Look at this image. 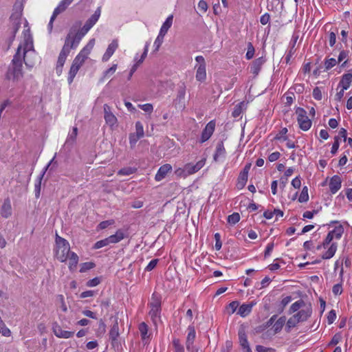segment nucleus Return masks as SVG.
Here are the masks:
<instances>
[{
	"label": "nucleus",
	"instance_id": "nucleus-1",
	"mask_svg": "<svg viewBox=\"0 0 352 352\" xmlns=\"http://www.w3.org/2000/svg\"><path fill=\"white\" fill-rule=\"evenodd\" d=\"M286 322L285 330L290 331L298 323L307 320L312 314V306L311 303H307L302 300H299L293 303L289 308V313H295Z\"/></svg>",
	"mask_w": 352,
	"mask_h": 352
},
{
	"label": "nucleus",
	"instance_id": "nucleus-30",
	"mask_svg": "<svg viewBox=\"0 0 352 352\" xmlns=\"http://www.w3.org/2000/svg\"><path fill=\"white\" fill-rule=\"evenodd\" d=\"M337 250V244L333 243L328 250L322 255V259H329L332 258Z\"/></svg>",
	"mask_w": 352,
	"mask_h": 352
},
{
	"label": "nucleus",
	"instance_id": "nucleus-45",
	"mask_svg": "<svg viewBox=\"0 0 352 352\" xmlns=\"http://www.w3.org/2000/svg\"><path fill=\"white\" fill-rule=\"evenodd\" d=\"M240 220V215L239 213H233L232 214H230L228 217V221L230 223L235 224L237 222H239Z\"/></svg>",
	"mask_w": 352,
	"mask_h": 352
},
{
	"label": "nucleus",
	"instance_id": "nucleus-56",
	"mask_svg": "<svg viewBox=\"0 0 352 352\" xmlns=\"http://www.w3.org/2000/svg\"><path fill=\"white\" fill-rule=\"evenodd\" d=\"M336 318V311L334 310H331L329 312V314L327 316L328 322L329 324H332L335 321Z\"/></svg>",
	"mask_w": 352,
	"mask_h": 352
},
{
	"label": "nucleus",
	"instance_id": "nucleus-42",
	"mask_svg": "<svg viewBox=\"0 0 352 352\" xmlns=\"http://www.w3.org/2000/svg\"><path fill=\"white\" fill-rule=\"evenodd\" d=\"M109 245H110V242L109 241V238L107 237L102 240L97 241L94 244V248L99 249V248H103L104 246H107Z\"/></svg>",
	"mask_w": 352,
	"mask_h": 352
},
{
	"label": "nucleus",
	"instance_id": "nucleus-31",
	"mask_svg": "<svg viewBox=\"0 0 352 352\" xmlns=\"http://www.w3.org/2000/svg\"><path fill=\"white\" fill-rule=\"evenodd\" d=\"M248 177V176L246 175V171L241 172L236 184V186L239 189H242L245 186Z\"/></svg>",
	"mask_w": 352,
	"mask_h": 352
},
{
	"label": "nucleus",
	"instance_id": "nucleus-58",
	"mask_svg": "<svg viewBox=\"0 0 352 352\" xmlns=\"http://www.w3.org/2000/svg\"><path fill=\"white\" fill-rule=\"evenodd\" d=\"M332 292L335 295L341 294L342 292V288L341 285L336 284L333 287Z\"/></svg>",
	"mask_w": 352,
	"mask_h": 352
},
{
	"label": "nucleus",
	"instance_id": "nucleus-4",
	"mask_svg": "<svg viewBox=\"0 0 352 352\" xmlns=\"http://www.w3.org/2000/svg\"><path fill=\"white\" fill-rule=\"evenodd\" d=\"M6 77L8 80L14 82H18L23 77L22 61L19 52L16 53L12 60V63L8 67Z\"/></svg>",
	"mask_w": 352,
	"mask_h": 352
},
{
	"label": "nucleus",
	"instance_id": "nucleus-16",
	"mask_svg": "<svg viewBox=\"0 0 352 352\" xmlns=\"http://www.w3.org/2000/svg\"><path fill=\"white\" fill-rule=\"evenodd\" d=\"M265 62V59L263 57H260L254 60L250 66V72L255 76H257Z\"/></svg>",
	"mask_w": 352,
	"mask_h": 352
},
{
	"label": "nucleus",
	"instance_id": "nucleus-59",
	"mask_svg": "<svg viewBox=\"0 0 352 352\" xmlns=\"http://www.w3.org/2000/svg\"><path fill=\"white\" fill-rule=\"evenodd\" d=\"M214 238H215V240H216V243H215V249L217 250H219L221 248V242L220 241V234L219 233H216L214 234Z\"/></svg>",
	"mask_w": 352,
	"mask_h": 352
},
{
	"label": "nucleus",
	"instance_id": "nucleus-6",
	"mask_svg": "<svg viewBox=\"0 0 352 352\" xmlns=\"http://www.w3.org/2000/svg\"><path fill=\"white\" fill-rule=\"evenodd\" d=\"M69 38L70 37L65 38V44L58 58L56 70L58 75L62 73L63 67L65 63L67 56L70 52V50L76 47L74 45V41H71Z\"/></svg>",
	"mask_w": 352,
	"mask_h": 352
},
{
	"label": "nucleus",
	"instance_id": "nucleus-43",
	"mask_svg": "<svg viewBox=\"0 0 352 352\" xmlns=\"http://www.w3.org/2000/svg\"><path fill=\"white\" fill-rule=\"evenodd\" d=\"M135 133L137 134L138 135H140L142 138L144 137V127H143L142 124L140 121H138L135 123Z\"/></svg>",
	"mask_w": 352,
	"mask_h": 352
},
{
	"label": "nucleus",
	"instance_id": "nucleus-14",
	"mask_svg": "<svg viewBox=\"0 0 352 352\" xmlns=\"http://www.w3.org/2000/svg\"><path fill=\"white\" fill-rule=\"evenodd\" d=\"M118 47V39H113L112 42L109 45L105 53L103 54L102 60L107 62L113 54L116 49Z\"/></svg>",
	"mask_w": 352,
	"mask_h": 352
},
{
	"label": "nucleus",
	"instance_id": "nucleus-22",
	"mask_svg": "<svg viewBox=\"0 0 352 352\" xmlns=\"http://www.w3.org/2000/svg\"><path fill=\"white\" fill-rule=\"evenodd\" d=\"M196 80L199 82H204L206 79V65H196Z\"/></svg>",
	"mask_w": 352,
	"mask_h": 352
},
{
	"label": "nucleus",
	"instance_id": "nucleus-57",
	"mask_svg": "<svg viewBox=\"0 0 352 352\" xmlns=\"http://www.w3.org/2000/svg\"><path fill=\"white\" fill-rule=\"evenodd\" d=\"M100 283V278L96 277V278L89 280L87 283V285L88 287H95V286L98 285Z\"/></svg>",
	"mask_w": 352,
	"mask_h": 352
},
{
	"label": "nucleus",
	"instance_id": "nucleus-32",
	"mask_svg": "<svg viewBox=\"0 0 352 352\" xmlns=\"http://www.w3.org/2000/svg\"><path fill=\"white\" fill-rule=\"evenodd\" d=\"M286 318L284 316L279 318L273 326L275 333L279 332L285 324Z\"/></svg>",
	"mask_w": 352,
	"mask_h": 352
},
{
	"label": "nucleus",
	"instance_id": "nucleus-37",
	"mask_svg": "<svg viewBox=\"0 0 352 352\" xmlns=\"http://www.w3.org/2000/svg\"><path fill=\"white\" fill-rule=\"evenodd\" d=\"M287 133V128H283L278 134L275 136V140H278L280 141H286L287 140V137L286 135Z\"/></svg>",
	"mask_w": 352,
	"mask_h": 352
},
{
	"label": "nucleus",
	"instance_id": "nucleus-34",
	"mask_svg": "<svg viewBox=\"0 0 352 352\" xmlns=\"http://www.w3.org/2000/svg\"><path fill=\"white\" fill-rule=\"evenodd\" d=\"M119 336V327L118 322H116L111 327L109 332V338L112 341H115Z\"/></svg>",
	"mask_w": 352,
	"mask_h": 352
},
{
	"label": "nucleus",
	"instance_id": "nucleus-60",
	"mask_svg": "<svg viewBox=\"0 0 352 352\" xmlns=\"http://www.w3.org/2000/svg\"><path fill=\"white\" fill-rule=\"evenodd\" d=\"M157 259H153L151 261L150 263L146 267V270L151 271L153 269H154L157 263Z\"/></svg>",
	"mask_w": 352,
	"mask_h": 352
},
{
	"label": "nucleus",
	"instance_id": "nucleus-3",
	"mask_svg": "<svg viewBox=\"0 0 352 352\" xmlns=\"http://www.w3.org/2000/svg\"><path fill=\"white\" fill-rule=\"evenodd\" d=\"M95 45V39H91L88 43L81 50L79 54L75 57L70 67L68 76V82L71 84L78 70L88 58Z\"/></svg>",
	"mask_w": 352,
	"mask_h": 352
},
{
	"label": "nucleus",
	"instance_id": "nucleus-25",
	"mask_svg": "<svg viewBox=\"0 0 352 352\" xmlns=\"http://www.w3.org/2000/svg\"><path fill=\"white\" fill-rule=\"evenodd\" d=\"M226 154V148L223 145V142H219L217 143L216 146L215 153L214 154L213 158L215 162L218 161L219 157L224 156Z\"/></svg>",
	"mask_w": 352,
	"mask_h": 352
},
{
	"label": "nucleus",
	"instance_id": "nucleus-52",
	"mask_svg": "<svg viewBox=\"0 0 352 352\" xmlns=\"http://www.w3.org/2000/svg\"><path fill=\"white\" fill-rule=\"evenodd\" d=\"M100 15V8H98L94 14L89 19V21H91L94 24L98 21L99 17Z\"/></svg>",
	"mask_w": 352,
	"mask_h": 352
},
{
	"label": "nucleus",
	"instance_id": "nucleus-29",
	"mask_svg": "<svg viewBox=\"0 0 352 352\" xmlns=\"http://www.w3.org/2000/svg\"><path fill=\"white\" fill-rule=\"evenodd\" d=\"M188 336L186 338V345L189 346V344H194L196 333H195V328L192 326L188 327Z\"/></svg>",
	"mask_w": 352,
	"mask_h": 352
},
{
	"label": "nucleus",
	"instance_id": "nucleus-33",
	"mask_svg": "<svg viewBox=\"0 0 352 352\" xmlns=\"http://www.w3.org/2000/svg\"><path fill=\"white\" fill-rule=\"evenodd\" d=\"M148 327L145 322H141L140 324L139 331H140L142 339L144 340L148 338V337H149L148 335Z\"/></svg>",
	"mask_w": 352,
	"mask_h": 352
},
{
	"label": "nucleus",
	"instance_id": "nucleus-12",
	"mask_svg": "<svg viewBox=\"0 0 352 352\" xmlns=\"http://www.w3.org/2000/svg\"><path fill=\"white\" fill-rule=\"evenodd\" d=\"M52 331L54 335L59 338H69L74 334V331L63 330L61 327L57 322H54L53 324Z\"/></svg>",
	"mask_w": 352,
	"mask_h": 352
},
{
	"label": "nucleus",
	"instance_id": "nucleus-53",
	"mask_svg": "<svg viewBox=\"0 0 352 352\" xmlns=\"http://www.w3.org/2000/svg\"><path fill=\"white\" fill-rule=\"evenodd\" d=\"M339 138L335 137V141L332 145L331 153L333 155L336 154L339 148Z\"/></svg>",
	"mask_w": 352,
	"mask_h": 352
},
{
	"label": "nucleus",
	"instance_id": "nucleus-61",
	"mask_svg": "<svg viewBox=\"0 0 352 352\" xmlns=\"http://www.w3.org/2000/svg\"><path fill=\"white\" fill-rule=\"evenodd\" d=\"M280 155L279 152H274L269 155L268 160L272 162H275L280 157Z\"/></svg>",
	"mask_w": 352,
	"mask_h": 352
},
{
	"label": "nucleus",
	"instance_id": "nucleus-21",
	"mask_svg": "<svg viewBox=\"0 0 352 352\" xmlns=\"http://www.w3.org/2000/svg\"><path fill=\"white\" fill-rule=\"evenodd\" d=\"M255 305L254 302H252L249 304L241 305L237 311V314L241 317H245L249 315L252 309L253 306Z\"/></svg>",
	"mask_w": 352,
	"mask_h": 352
},
{
	"label": "nucleus",
	"instance_id": "nucleus-10",
	"mask_svg": "<svg viewBox=\"0 0 352 352\" xmlns=\"http://www.w3.org/2000/svg\"><path fill=\"white\" fill-rule=\"evenodd\" d=\"M104 110V118L105 122L111 128L117 126L118 119L116 116L113 113L111 108L107 104H104L103 106Z\"/></svg>",
	"mask_w": 352,
	"mask_h": 352
},
{
	"label": "nucleus",
	"instance_id": "nucleus-18",
	"mask_svg": "<svg viewBox=\"0 0 352 352\" xmlns=\"http://www.w3.org/2000/svg\"><path fill=\"white\" fill-rule=\"evenodd\" d=\"M1 214L3 217L7 219L12 215V206L10 200L6 199L3 203L1 210Z\"/></svg>",
	"mask_w": 352,
	"mask_h": 352
},
{
	"label": "nucleus",
	"instance_id": "nucleus-8",
	"mask_svg": "<svg viewBox=\"0 0 352 352\" xmlns=\"http://www.w3.org/2000/svg\"><path fill=\"white\" fill-rule=\"evenodd\" d=\"M296 113L300 128L303 131L309 130L311 126V121L308 118L306 111L302 108L298 107L296 110Z\"/></svg>",
	"mask_w": 352,
	"mask_h": 352
},
{
	"label": "nucleus",
	"instance_id": "nucleus-48",
	"mask_svg": "<svg viewBox=\"0 0 352 352\" xmlns=\"http://www.w3.org/2000/svg\"><path fill=\"white\" fill-rule=\"evenodd\" d=\"M175 352H184V348L183 345L181 344L179 340L175 339L173 342Z\"/></svg>",
	"mask_w": 352,
	"mask_h": 352
},
{
	"label": "nucleus",
	"instance_id": "nucleus-23",
	"mask_svg": "<svg viewBox=\"0 0 352 352\" xmlns=\"http://www.w3.org/2000/svg\"><path fill=\"white\" fill-rule=\"evenodd\" d=\"M74 0H62L58 6L54 9L53 14L58 16L63 12Z\"/></svg>",
	"mask_w": 352,
	"mask_h": 352
},
{
	"label": "nucleus",
	"instance_id": "nucleus-20",
	"mask_svg": "<svg viewBox=\"0 0 352 352\" xmlns=\"http://www.w3.org/2000/svg\"><path fill=\"white\" fill-rule=\"evenodd\" d=\"M239 338L243 352H251V349L248 342L247 336L243 331H239Z\"/></svg>",
	"mask_w": 352,
	"mask_h": 352
},
{
	"label": "nucleus",
	"instance_id": "nucleus-11",
	"mask_svg": "<svg viewBox=\"0 0 352 352\" xmlns=\"http://www.w3.org/2000/svg\"><path fill=\"white\" fill-rule=\"evenodd\" d=\"M206 158H203L196 164L187 163L184 166L188 176L195 174L202 168L206 164Z\"/></svg>",
	"mask_w": 352,
	"mask_h": 352
},
{
	"label": "nucleus",
	"instance_id": "nucleus-62",
	"mask_svg": "<svg viewBox=\"0 0 352 352\" xmlns=\"http://www.w3.org/2000/svg\"><path fill=\"white\" fill-rule=\"evenodd\" d=\"M256 350L257 352H273L274 350L271 348H267L263 346H256Z\"/></svg>",
	"mask_w": 352,
	"mask_h": 352
},
{
	"label": "nucleus",
	"instance_id": "nucleus-35",
	"mask_svg": "<svg viewBox=\"0 0 352 352\" xmlns=\"http://www.w3.org/2000/svg\"><path fill=\"white\" fill-rule=\"evenodd\" d=\"M117 67H118V65L117 64H113L110 68H109L108 69H107L106 71H104L103 72L102 77L100 78V80L101 82H102V81H104V80L106 78H109L111 75H113L116 72V71L117 69Z\"/></svg>",
	"mask_w": 352,
	"mask_h": 352
},
{
	"label": "nucleus",
	"instance_id": "nucleus-15",
	"mask_svg": "<svg viewBox=\"0 0 352 352\" xmlns=\"http://www.w3.org/2000/svg\"><path fill=\"white\" fill-rule=\"evenodd\" d=\"M172 170V166L169 164H166L160 167L157 173L155 175V179L156 181L160 182L164 179L167 174Z\"/></svg>",
	"mask_w": 352,
	"mask_h": 352
},
{
	"label": "nucleus",
	"instance_id": "nucleus-27",
	"mask_svg": "<svg viewBox=\"0 0 352 352\" xmlns=\"http://www.w3.org/2000/svg\"><path fill=\"white\" fill-rule=\"evenodd\" d=\"M109 241L111 243H117L124 238V233L122 230H118L115 234L109 237Z\"/></svg>",
	"mask_w": 352,
	"mask_h": 352
},
{
	"label": "nucleus",
	"instance_id": "nucleus-47",
	"mask_svg": "<svg viewBox=\"0 0 352 352\" xmlns=\"http://www.w3.org/2000/svg\"><path fill=\"white\" fill-rule=\"evenodd\" d=\"M254 46L252 45V44L251 43H248V51H247V53H246V58L248 60H250L251 58H253L254 56Z\"/></svg>",
	"mask_w": 352,
	"mask_h": 352
},
{
	"label": "nucleus",
	"instance_id": "nucleus-5",
	"mask_svg": "<svg viewBox=\"0 0 352 352\" xmlns=\"http://www.w3.org/2000/svg\"><path fill=\"white\" fill-rule=\"evenodd\" d=\"M55 242V256L58 261L64 263L67 260L68 256L71 253L69 243L66 239L59 236L57 234H56Z\"/></svg>",
	"mask_w": 352,
	"mask_h": 352
},
{
	"label": "nucleus",
	"instance_id": "nucleus-26",
	"mask_svg": "<svg viewBox=\"0 0 352 352\" xmlns=\"http://www.w3.org/2000/svg\"><path fill=\"white\" fill-rule=\"evenodd\" d=\"M69 259V268L71 271H74L76 269L77 264L78 263V256L74 252H71L68 256Z\"/></svg>",
	"mask_w": 352,
	"mask_h": 352
},
{
	"label": "nucleus",
	"instance_id": "nucleus-50",
	"mask_svg": "<svg viewBox=\"0 0 352 352\" xmlns=\"http://www.w3.org/2000/svg\"><path fill=\"white\" fill-rule=\"evenodd\" d=\"M94 267V264L91 262H87L82 264L81 268L80 270V272H84L87 270L92 269Z\"/></svg>",
	"mask_w": 352,
	"mask_h": 352
},
{
	"label": "nucleus",
	"instance_id": "nucleus-9",
	"mask_svg": "<svg viewBox=\"0 0 352 352\" xmlns=\"http://www.w3.org/2000/svg\"><path fill=\"white\" fill-rule=\"evenodd\" d=\"M151 310L149 311V315L153 320L154 323H156L157 321L160 319V313L161 309V302L159 298H155L154 296L152 298V302L150 304Z\"/></svg>",
	"mask_w": 352,
	"mask_h": 352
},
{
	"label": "nucleus",
	"instance_id": "nucleus-17",
	"mask_svg": "<svg viewBox=\"0 0 352 352\" xmlns=\"http://www.w3.org/2000/svg\"><path fill=\"white\" fill-rule=\"evenodd\" d=\"M352 82V69H350L347 74L342 76L341 80L339 82V87L343 89H347L351 86Z\"/></svg>",
	"mask_w": 352,
	"mask_h": 352
},
{
	"label": "nucleus",
	"instance_id": "nucleus-64",
	"mask_svg": "<svg viewBox=\"0 0 352 352\" xmlns=\"http://www.w3.org/2000/svg\"><path fill=\"white\" fill-rule=\"evenodd\" d=\"M238 306L239 302L237 301H232L229 304L228 307L231 309V314H233L236 311Z\"/></svg>",
	"mask_w": 352,
	"mask_h": 352
},
{
	"label": "nucleus",
	"instance_id": "nucleus-55",
	"mask_svg": "<svg viewBox=\"0 0 352 352\" xmlns=\"http://www.w3.org/2000/svg\"><path fill=\"white\" fill-rule=\"evenodd\" d=\"M313 97L318 100H320L322 99V92L319 87H316L314 89Z\"/></svg>",
	"mask_w": 352,
	"mask_h": 352
},
{
	"label": "nucleus",
	"instance_id": "nucleus-49",
	"mask_svg": "<svg viewBox=\"0 0 352 352\" xmlns=\"http://www.w3.org/2000/svg\"><path fill=\"white\" fill-rule=\"evenodd\" d=\"M164 37L163 36L158 34L157 37L156 38L155 42H154V47H155V52H157L162 45L163 41H164Z\"/></svg>",
	"mask_w": 352,
	"mask_h": 352
},
{
	"label": "nucleus",
	"instance_id": "nucleus-28",
	"mask_svg": "<svg viewBox=\"0 0 352 352\" xmlns=\"http://www.w3.org/2000/svg\"><path fill=\"white\" fill-rule=\"evenodd\" d=\"M78 128L76 126H74L72 128V132H70L67 138L65 141V144L73 145L76 140V137L78 135Z\"/></svg>",
	"mask_w": 352,
	"mask_h": 352
},
{
	"label": "nucleus",
	"instance_id": "nucleus-2",
	"mask_svg": "<svg viewBox=\"0 0 352 352\" xmlns=\"http://www.w3.org/2000/svg\"><path fill=\"white\" fill-rule=\"evenodd\" d=\"M19 52L21 60L28 67H32L36 63L37 56L34 50L33 41L29 34H24L23 41L18 46L16 53Z\"/></svg>",
	"mask_w": 352,
	"mask_h": 352
},
{
	"label": "nucleus",
	"instance_id": "nucleus-39",
	"mask_svg": "<svg viewBox=\"0 0 352 352\" xmlns=\"http://www.w3.org/2000/svg\"><path fill=\"white\" fill-rule=\"evenodd\" d=\"M336 230H333L328 233L327 236H326L325 239L322 243V247L324 248H326L327 245L332 241L334 237V234H336Z\"/></svg>",
	"mask_w": 352,
	"mask_h": 352
},
{
	"label": "nucleus",
	"instance_id": "nucleus-36",
	"mask_svg": "<svg viewBox=\"0 0 352 352\" xmlns=\"http://www.w3.org/2000/svg\"><path fill=\"white\" fill-rule=\"evenodd\" d=\"M138 107L140 108L142 110H143L145 113H148L149 116L153 113V104L150 103L146 104H139Z\"/></svg>",
	"mask_w": 352,
	"mask_h": 352
},
{
	"label": "nucleus",
	"instance_id": "nucleus-38",
	"mask_svg": "<svg viewBox=\"0 0 352 352\" xmlns=\"http://www.w3.org/2000/svg\"><path fill=\"white\" fill-rule=\"evenodd\" d=\"M308 199H309L308 189H307V187L305 186L301 191V193L298 198V201H299V202L302 203V202L307 201Z\"/></svg>",
	"mask_w": 352,
	"mask_h": 352
},
{
	"label": "nucleus",
	"instance_id": "nucleus-54",
	"mask_svg": "<svg viewBox=\"0 0 352 352\" xmlns=\"http://www.w3.org/2000/svg\"><path fill=\"white\" fill-rule=\"evenodd\" d=\"M198 8L203 13L206 12L207 10H208V4H207V3L205 1H204V0L199 1V2L198 3Z\"/></svg>",
	"mask_w": 352,
	"mask_h": 352
},
{
	"label": "nucleus",
	"instance_id": "nucleus-51",
	"mask_svg": "<svg viewBox=\"0 0 352 352\" xmlns=\"http://www.w3.org/2000/svg\"><path fill=\"white\" fill-rule=\"evenodd\" d=\"M336 63H337L336 60L333 58L327 60L324 63L325 69L327 70H328V69L332 68L333 66L336 65Z\"/></svg>",
	"mask_w": 352,
	"mask_h": 352
},
{
	"label": "nucleus",
	"instance_id": "nucleus-41",
	"mask_svg": "<svg viewBox=\"0 0 352 352\" xmlns=\"http://www.w3.org/2000/svg\"><path fill=\"white\" fill-rule=\"evenodd\" d=\"M135 171V168H133L131 167H126L120 169L118 174L119 175H130L133 173H134Z\"/></svg>",
	"mask_w": 352,
	"mask_h": 352
},
{
	"label": "nucleus",
	"instance_id": "nucleus-46",
	"mask_svg": "<svg viewBox=\"0 0 352 352\" xmlns=\"http://www.w3.org/2000/svg\"><path fill=\"white\" fill-rule=\"evenodd\" d=\"M175 175L179 178H186L188 177L184 166L183 168H178L175 170Z\"/></svg>",
	"mask_w": 352,
	"mask_h": 352
},
{
	"label": "nucleus",
	"instance_id": "nucleus-19",
	"mask_svg": "<svg viewBox=\"0 0 352 352\" xmlns=\"http://www.w3.org/2000/svg\"><path fill=\"white\" fill-rule=\"evenodd\" d=\"M341 179L338 175H334L330 180L329 188L333 194H335L341 188Z\"/></svg>",
	"mask_w": 352,
	"mask_h": 352
},
{
	"label": "nucleus",
	"instance_id": "nucleus-13",
	"mask_svg": "<svg viewBox=\"0 0 352 352\" xmlns=\"http://www.w3.org/2000/svg\"><path fill=\"white\" fill-rule=\"evenodd\" d=\"M215 128V122L214 121L212 120L209 122L205 129H204L202 134H201V142H204L206 140H208L211 135H212Z\"/></svg>",
	"mask_w": 352,
	"mask_h": 352
},
{
	"label": "nucleus",
	"instance_id": "nucleus-24",
	"mask_svg": "<svg viewBox=\"0 0 352 352\" xmlns=\"http://www.w3.org/2000/svg\"><path fill=\"white\" fill-rule=\"evenodd\" d=\"M173 16L170 15L162 24L159 34L164 36L173 24Z\"/></svg>",
	"mask_w": 352,
	"mask_h": 352
},
{
	"label": "nucleus",
	"instance_id": "nucleus-44",
	"mask_svg": "<svg viewBox=\"0 0 352 352\" xmlns=\"http://www.w3.org/2000/svg\"><path fill=\"white\" fill-rule=\"evenodd\" d=\"M115 223V221L113 219H109L107 221H102L98 226V228L100 230H103L107 228V227L112 226Z\"/></svg>",
	"mask_w": 352,
	"mask_h": 352
},
{
	"label": "nucleus",
	"instance_id": "nucleus-63",
	"mask_svg": "<svg viewBox=\"0 0 352 352\" xmlns=\"http://www.w3.org/2000/svg\"><path fill=\"white\" fill-rule=\"evenodd\" d=\"M270 14L266 13L261 16L260 21H261V24L266 25L270 21Z\"/></svg>",
	"mask_w": 352,
	"mask_h": 352
},
{
	"label": "nucleus",
	"instance_id": "nucleus-40",
	"mask_svg": "<svg viewBox=\"0 0 352 352\" xmlns=\"http://www.w3.org/2000/svg\"><path fill=\"white\" fill-rule=\"evenodd\" d=\"M142 138L140 135H138L137 134L133 133H130L129 135V144L131 146V148H133L135 145L136 144L137 142Z\"/></svg>",
	"mask_w": 352,
	"mask_h": 352
},
{
	"label": "nucleus",
	"instance_id": "nucleus-7",
	"mask_svg": "<svg viewBox=\"0 0 352 352\" xmlns=\"http://www.w3.org/2000/svg\"><path fill=\"white\" fill-rule=\"evenodd\" d=\"M94 25L89 19L87 21L80 31L75 32L72 29L69 31L66 38L70 37L71 41H74V45L77 47L82 38L88 32V31Z\"/></svg>",
	"mask_w": 352,
	"mask_h": 352
}]
</instances>
